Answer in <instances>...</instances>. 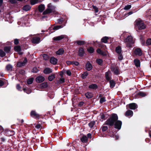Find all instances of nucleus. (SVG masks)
I'll return each mask as SVG.
<instances>
[{
  "instance_id": "62",
  "label": "nucleus",
  "mask_w": 151,
  "mask_h": 151,
  "mask_svg": "<svg viewBox=\"0 0 151 151\" xmlns=\"http://www.w3.org/2000/svg\"><path fill=\"white\" fill-rule=\"evenodd\" d=\"M73 61H67L66 62V63L68 65H70L71 64H72Z\"/></svg>"
},
{
  "instance_id": "17",
  "label": "nucleus",
  "mask_w": 151,
  "mask_h": 151,
  "mask_svg": "<svg viewBox=\"0 0 151 151\" xmlns=\"http://www.w3.org/2000/svg\"><path fill=\"white\" fill-rule=\"evenodd\" d=\"M31 8V7L29 5H26L23 7L22 9L25 11H27L29 10Z\"/></svg>"
},
{
  "instance_id": "5",
  "label": "nucleus",
  "mask_w": 151,
  "mask_h": 151,
  "mask_svg": "<svg viewBox=\"0 0 151 151\" xmlns=\"http://www.w3.org/2000/svg\"><path fill=\"white\" fill-rule=\"evenodd\" d=\"M134 53L136 55L140 56L142 55V50L140 48H137L134 50Z\"/></svg>"
},
{
  "instance_id": "48",
  "label": "nucleus",
  "mask_w": 151,
  "mask_h": 151,
  "mask_svg": "<svg viewBox=\"0 0 151 151\" xmlns=\"http://www.w3.org/2000/svg\"><path fill=\"white\" fill-rule=\"evenodd\" d=\"M139 95L142 97H144L146 96L145 94L142 92H140L139 93Z\"/></svg>"
},
{
  "instance_id": "10",
  "label": "nucleus",
  "mask_w": 151,
  "mask_h": 151,
  "mask_svg": "<svg viewBox=\"0 0 151 151\" xmlns=\"http://www.w3.org/2000/svg\"><path fill=\"white\" fill-rule=\"evenodd\" d=\"M129 108L131 109H135L137 107V105L134 103L129 104Z\"/></svg>"
},
{
  "instance_id": "22",
  "label": "nucleus",
  "mask_w": 151,
  "mask_h": 151,
  "mask_svg": "<svg viewBox=\"0 0 151 151\" xmlns=\"http://www.w3.org/2000/svg\"><path fill=\"white\" fill-rule=\"evenodd\" d=\"M84 53V49L83 48H80L79 49V55L80 56H83Z\"/></svg>"
},
{
  "instance_id": "54",
  "label": "nucleus",
  "mask_w": 151,
  "mask_h": 151,
  "mask_svg": "<svg viewBox=\"0 0 151 151\" xmlns=\"http://www.w3.org/2000/svg\"><path fill=\"white\" fill-rule=\"evenodd\" d=\"M119 57H118V59L120 60H122L123 59V56H122V55L121 54V53L120 54H119Z\"/></svg>"
},
{
  "instance_id": "35",
  "label": "nucleus",
  "mask_w": 151,
  "mask_h": 151,
  "mask_svg": "<svg viewBox=\"0 0 151 151\" xmlns=\"http://www.w3.org/2000/svg\"><path fill=\"white\" fill-rule=\"evenodd\" d=\"M110 74V72H107L105 73V77L106 80H109L110 79V77L109 76Z\"/></svg>"
},
{
  "instance_id": "12",
  "label": "nucleus",
  "mask_w": 151,
  "mask_h": 151,
  "mask_svg": "<svg viewBox=\"0 0 151 151\" xmlns=\"http://www.w3.org/2000/svg\"><path fill=\"white\" fill-rule=\"evenodd\" d=\"M48 86V84L47 83L44 82L40 85L39 86V88L41 89H44L47 87Z\"/></svg>"
},
{
  "instance_id": "14",
  "label": "nucleus",
  "mask_w": 151,
  "mask_h": 151,
  "mask_svg": "<svg viewBox=\"0 0 151 151\" xmlns=\"http://www.w3.org/2000/svg\"><path fill=\"white\" fill-rule=\"evenodd\" d=\"M14 50L16 51L19 54L22 55V53L20 52L21 50V47L19 46H17L14 47Z\"/></svg>"
},
{
  "instance_id": "51",
  "label": "nucleus",
  "mask_w": 151,
  "mask_h": 151,
  "mask_svg": "<svg viewBox=\"0 0 151 151\" xmlns=\"http://www.w3.org/2000/svg\"><path fill=\"white\" fill-rule=\"evenodd\" d=\"M108 129V127L106 126H104L102 127V130L103 131H105Z\"/></svg>"
},
{
  "instance_id": "26",
  "label": "nucleus",
  "mask_w": 151,
  "mask_h": 151,
  "mask_svg": "<svg viewBox=\"0 0 151 151\" xmlns=\"http://www.w3.org/2000/svg\"><path fill=\"white\" fill-rule=\"evenodd\" d=\"M6 68L7 70L11 71L12 70L13 66L10 64H8L6 66Z\"/></svg>"
},
{
  "instance_id": "2",
  "label": "nucleus",
  "mask_w": 151,
  "mask_h": 151,
  "mask_svg": "<svg viewBox=\"0 0 151 151\" xmlns=\"http://www.w3.org/2000/svg\"><path fill=\"white\" fill-rule=\"evenodd\" d=\"M134 26L136 29L137 30H142L145 29L146 25L144 23L143 21L140 19H138L134 22Z\"/></svg>"
},
{
  "instance_id": "8",
  "label": "nucleus",
  "mask_w": 151,
  "mask_h": 151,
  "mask_svg": "<svg viewBox=\"0 0 151 151\" xmlns=\"http://www.w3.org/2000/svg\"><path fill=\"white\" fill-rule=\"evenodd\" d=\"M36 80L37 82L41 83L44 81L45 78L42 76H39L36 78Z\"/></svg>"
},
{
  "instance_id": "25",
  "label": "nucleus",
  "mask_w": 151,
  "mask_h": 151,
  "mask_svg": "<svg viewBox=\"0 0 151 151\" xmlns=\"http://www.w3.org/2000/svg\"><path fill=\"white\" fill-rule=\"evenodd\" d=\"M115 51L118 54L121 53L122 52V49L120 46H118L116 47Z\"/></svg>"
},
{
  "instance_id": "58",
  "label": "nucleus",
  "mask_w": 151,
  "mask_h": 151,
  "mask_svg": "<svg viewBox=\"0 0 151 151\" xmlns=\"http://www.w3.org/2000/svg\"><path fill=\"white\" fill-rule=\"evenodd\" d=\"M41 127V125L40 124H37L36 126L35 127L37 129H39Z\"/></svg>"
},
{
  "instance_id": "21",
  "label": "nucleus",
  "mask_w": 151,
  "mask_h": 151,
  "mask_svg": "<svg viewBox=\"0 0 151 151\" xmlns=\"http://www.w3.org/2000/svg\"><path fill=\"white\" fill-rule=\"evenodd\" d=\"M64 52V50L63 48L59 49L56 52L57 55H60L63 54Z\"/></svg>"
},
{
  "instance_id": "3",
  "label": "nucleus",
  "mask_w": 151,
  "mask_h": 151,
  "mask_svg": "<svg viewBox=\"0 0 151 151\" xmlns=\"http://www.w3.org/2000/svg\"><path fill=\"white\" fill-rule=\"evenodd\" d=\"M124 40L127 46L130 47L131 46V45L134 43L133 38L131 36H128Z\"/></svg>"
},
{
  "instance_id": "19",
  "label": "nucleus",
  "mask_w": 151,
  "mask_h": 151,
  "mask_svg": "<svg viewBox=\"0 0 151 151\" xmlns=\"http://www.w3.org/2000/svg\"><path fill=\"white\" fill-rule=\"evenodd\" d=\"M134 64L136 67H139L140 65V61L139 60L137 59H135L134 60Z\"/></svg>"
},
{
  "instance_id": "46",
  "label": "nucleus",
  "mask_w": 151,
  "mask_h": 151,
  "mask_svg": "<svg viewBox=\"0 0 151 151\" xmlns=\"http://www.w3.org/2000/svg\"><path fill=\"white\" fill-rule=\"evenodd\" d=\"M146 44L147 45H151V39H148L147 40V42H146Z\"/></svg>"
},
{
  "instance_id": "39",
  "label": "nucleus",
  "mask_w": 151,
  "mask_h": 151,
  "mask_svg": "<svg viewBox=\"0 0 151 151\" xmlns=\"http://www.w3.org/2000/svg\"><path fill=\"white\" fill-rule=\"evenodd\" d=\"M95 122L93 121L89 123V126L91 128L93 127L95 124Z\"/></svg>"
},
{
  "instance_id": "23",
  "label": "nucleus",
  "mask_w": 151,
  "mask_h": 151,
  "mask_svg": "<svg viewBox=\"0 0 151 151\" xmlns=\"http://www.w3.org/2000/svg\"><path fill=\"white\" fill-rule=\"evenodd\" d=\"M45 9V6L44 5L41 4L38 7L39 11L40 12H42Z\"/></svg>"
},
{
  "instance_id": "1",
  "label": "nucleus",
  "mask_w": 151,
  "mask_h": 151,
  "mask_svg": "<svg viewBox=\"0 0 151 151\" xmlns=\"http://www.w3.org/2000/svg\"><path fill=\"white\" fill-rule=\"evenodd\" d=\"M118 117L117 114H113L111 115L109 119L106 121L105 124L110 126H113L114 124V127L120 129L122 125V122L118 120Z\"/></svg>"
},
{
  "instance_id": "44",
  "label": "nucleus",
  "mask_w": 151,
  "mask_h": 151,
  "mask_svg": "<svg viewBox=\"0 0 151 151\" xmlns=\"http://www.w3.org/2000/svg\"><path fill=\"white\" fill-rule=\"evenodd\" d=\"M131 6L130 5H127L125 6L124 8V9L125 10H128L131 8Z\"/></svg>"
},
{
  "instance_id": "41",
  "label": "nucleus",
  "mask_w": 151,
  "mask_h": 151,
  "mask_svg": "<svg viewBox=\"0 0 151 151\" xmlns=\"http://www.w3.org/2000/svg\"><path fill=\"white\" fill-rule=\"evenodd\" d=\"M42 57L43 59L45 60H48L49 59V57L46 54H44L42 55Z\"/></svg>"
},
{
  "instance_id": "42",
  "label": "nucleus",
  "mask_w": 151,
  "mask_h": 151,
  "mask_svg": "<svg viewBox=\"0 0 151 151\" xmlns=\"http://www.w3.org/2000/svg\"><path fill=\"white\" fill-rule=\"evenodd\" d=\"M76 42L78 45H83L85 43V41H77Z\"/></svg>"
},
{
  "instance_id": "55",
  "label": "nucleus",
  "mask_w": 151,
  "mask_h": 151,
  "mask_svg": "<svg viewBox=\"0 0 151 151\" xmlns=\"http://www.w3.org/2000/svg\"><path fill=\"white\" fill-rule=\"evenodd\" d=\"M9 1L12 4H15L17 3V1L15 0H9Z\"/></svg>"
},
{
  "instance_id": "28",
  "label": "nucleus",
  "mask_w": 151,
  "mask_h": 151,
  "mask_svg": "<svg viewBox=\"0 0 151 151\" xmlns=\"http://www.w3.org/2000/svg\"><path fill=\"white\" fill-rule=\"evenodd\" d=\"M110 87L113 88L115 86V83L113 80H111L109 81Z\"/></svg>"
},
{
  "instance_id": "32",
  "label": "nucleus",
  "mask_w": 151,
  "mask_h": 151,
  "mask_svg": "<svg viewBox=\"0 0 151 151\" xmlns=\"http://www.w3.org/2000/svg\"><path fill=\"white\" fill-rule=\"evenodd\" d=\"M24 91L27 94L30 93L31 92V90L29 88H24L23 89Z\"/></svg>"
},
{
  "instance_id": "37",
  "label": "nucleus",
  "mask_w": 151,
  "mask_h": 151,
  "mask_svg": "<svg viewBox=\"0 0 151 151\" xmlns=\"http://www.w3.org/2000/svg\"><path fill=\"white\" fill-rule=\"evenodd\" d=\"M111 70L116 74H118L119 73V71L116 68H115L113 69L111 68Z\"/></svg>"
},
{
  "instance_id": "29",
  "label": "nucleus",
  "mask_w": 151,
  "mask_h": 151,
  "mask_svg": "<svg viewBox=\"0 0 151 151\" xmlns=\"http://www.w3.org/2000/svg\"><path fill=\"white\" fill-rule=\"evenodd\" d=\"M34 78H29L27 80V83L28 84H32Z\"/></svg>"
},
{
  "instance_id": "24",
  "label": "nucleus",
  "mask_w": 151,
  "mask_h": 151,
  "mask_svg": "<svg viewBox=\"0 0 151 151\" xmlns=\"http://www.w3.org/2000/svg\"><path fill=\"white\" fill-rule=\"evenodd\" d=\"M109 39V37H103L101 40V41L102 42L106 43L107 42L108 40Z\"/></svg>"
},
{
  "instance_id": "45",
  "label": "nucleus",
  "mask_w": 151,
  "mask_h": 151,
  "mask_svg": "<svg viewBox=\"0 0 151 151\" xmlns=\"http://www.w3.org/2000/svg\"><path fill=\"white\" fill-rule=\"evenodd\" d=\"M38 71V69L36 67H35L32 70V72L33 73H37Z\"/></svg>"
},
{
  "instance_id": "20",
  "label": "nucleus",
  "mask_w": 151,
  "mask_h": 151,
  "mask_svg": "<svg viewBox=\"0 0 151 151\" xmlns=\"http://www.w3.org/2000/svg\"><path fill=\"white\" fill-rule=\"evenodd\" d=\"M81 140L83 142L86 143L88 141V138L86 136L84 135L81 138Z\"/></svg>"
},
{
  "instance_id": "61",
  "label": "nucleus",
  "mask_w": 151,
  "mask_h": 151,
  "mask_svg": "<svg viewBox=\"0 0 151 151\" xmlns=\"http://www.w3.org/2000/svg\"><path fill=\"white\" fill-rule=\"evenodd\" d=\"M99 54L103 56H105L106 55V53L104 52H103L102 51H101V52Z\"/></svg>"
},
{
  "instance_id": "16",
  "label": "nucleus",
  "mask_w": 151,
  "mask_h": 151,
  "mask_svg": "<svg viewBox=\"0 0 151 151\" xmlns=\"http://www.w3.org/2000/svg\"><path fill=\"white\" fill-rule=\"evenodd\" d=\"M133 115V111L130 110H127L126 111L125 113V115L126 116H132Z\"/></svg>"
},
{
  "instance_id": "43",
  "label": "nucleus",
  "mask_w": 151,
  "mask_h": 151,
  "mask_svg": "<svg viewBox=\"0 0 151 151\" xmlns=\"http://www.w3.org/2000/svg\"><path fill=\"white\" fill-rule=\"evenodd\" d=\"M102 60L100 59H98L96 60V62L99 65H101L102 63Z\"/></svg>"
},
{
  "instance_id": "57",
  "label": "nucleus",
  "mask_w": 151,
  "mask_h": 151,
  "mask_svg": "<svg viewBox=\"0 0 151 151\" xmlns=\"http://www.w3.org/2000/svg\"><path fill=\"white\" fill-rule=\"evenodd\" d=\"M66 74L68 75V76H70L71 75V72L69 70H68L66 71Z\"/></svg>"
},
{
  "instance_id": "27",
  "label": "nucleus",
  "mask_w": 151,
  "mask_h": 151,
  "mask_svg": "<svg viewBox=\"0 0 151 151\" xmlns=\"http://www.w3.org/2000/svg\"><path fill=\"white\" fill-rule=\"evenodd\" d=\"M85 96L86 98L89 99L93 97V94L90 92H87L85 94Z\"/></svg>"
},
{
  "instance_id": "52",
  "label": "nucleus",
  "mask_w": 151,
  "mask_h": 151,
  "mask_svg": "<svg viewBox=\"0 0 151 151\" xmlns=\"http://www.w3.org/2000/svg\"><path fill=\"white\" fill-rule=\"evenodd\" d=\"M72 64L74 65H75L76 66H78L79 65V63L78 62H77V61H73Z\"/></svg>"
},
{
  "instance_id": "63",
  "label": "nucleus",
  "mask_w": 151,
  "mask_h": 151,
  "mask_svg": "<svg viewBox=\"0 0 151 151\" xmlns=\"http://www.w3.org/2000/svg\"><path fill=\"white\" fill-rule=\"evenodd\" d=\"M84 104V103L83 102H81L79 103L78 105L80 106H81L83 105Z\"/></svg>"
},
{
  "instance_id": "4",
  "label": "nucleus",
  "mask_w": 151,
  "mask_h": 151,
  "mask_svg": "<svg viewBox=\"0 0 151 151\" xmlns=\"http://www.w3.org/2000/svg\"><path fill=\"white\" fill-rule=\"evenodd\" d=\"M47 7L48 8L43 12V14H47L51 13L53 9L54 8V7L50 3L48 4Z\"/></svg>"
},
{
  "instance_id": "60",
  "label": "nucleus",
  "mask_w": 151,
  "mask_h": 151,
  "mask_svg": "<svg viewBox=\"0 0 151 151\" xmlns=\"http://www.w3.org/2000/svg\"><path fill=\"white\" fill-rule=\"evenodd\" d=\"M59 27L58 26H55L53 27V29L54 30H57L59 29Z\"/></svg>"
},
{
  "instance_id": "64",
  "label": "nucleus",
  "mask_w": 151,
  "mask_h": 151,
  "mask_svg": "<svg viewBox=\"0 0 151 151\" xmlns=\"http://www.w3.org/2000/svg\"><path fill=\"white\" fill-rule=\"evenodd\" d=\"M4 84V83L1 80H0V86H3Z\"/></svg>"
},
{
  "instance_id": "50",
  "label": "nucleus",
  "mask_w": 151,
  "mask_h": 151,
  "mask_svg": "<svg viewBox=\"0 0 151 151\" xmlns=\"http://www.w3.org/2000/svg\"><path fill=\"white\" fill-rule=\"evenodd\" d=\"M106 101V100L104 98L102 97L100 99V102L101 103H102L103 102H104Z\"/></svg>"
},
{
  "instance_id": "49",
  "label": "nucleus",
  "mask_w": 151,
  "mask_h": 151,
  "mask_svg": "<svg viewBox=\"0 0 151 151\" xmlns=\"http://www.w3.org/2000/svg\"><path fill=\"white\" fill-rule=\"evenodd\" d=\"M93 8L94 10L96 13H97L98 12V8L96 6H93Z\"/></svg>"
},
{
  "instance_id": "13",
  "label": "nucleus",
  "mask_w": 151,
  "mask_h": 151,
  "mask_svg": "<svg viewBox=\"0 0 151 151\" xmlns=\"http://www.w3.org/2000/svg\"><path fill=\"white\" fill-rule=\"evenodd\" d=\"M65 37V36L64 35H61L60 36H58L56 37H55L53 38V40H60L63 38Z\"/></svg>"
},
{
  "instance_id": "30",
  "label": "nucleus",
  "mask_w": 151,
  "mask_h": 151,
  "mask_svg": "<svg viewBox=\"0 0 151 151\" xmlns=\"http://www.w3.org/2000/svg\"><path fill=\"white\" fill-rule=\"evenodd\" d=\"M38 0H30V3L32 5H35L38 3Z\"/></svg>"
},
{
  "instance_id": "18",
  "label": "nucleus",
  "mask_w": 151,
  "mask_h": 151,
  "mask_svg": "<svg viewBox=\"0 0 151 151\" xmlns=\"http://www.w3.org/2000/svg\"><path fill=\"white\" fill-rule=\"evenodd\" d=\"M52 72V70L49 68H46L43 71L45 74H49Z\"/></svg>"
},
{
  "instance_id": "9",
  "label": "nucleus",
  "mask_w": 151,
  "mask_h": 151,
  "mask_svg": "<svg viewBox=\"0 0 151 151\" xmlns=\"http://www.w3.org/2000/svg\"><path fill=\"white\" fill-rule=\"evenodd\" d=\"M30 115L36 118H39L40 116V115L34 111H31Z\"/></svg>"
},
{
  "instance_id": "59",
  "label": "nucleus",
  "mask_w": 151,
  "mask_h": 151,
  "mask_svg": "<svg viewBox=\"0 0 151 151\" xmlns=\"http://www.w3.org/2000/svg\"><path fill=\"white\" fill-rule=\"evenodd\" d=\"M19 40L17 39H15L14 41V43L16 45H17L19 43Z\"/></svg>"
},
{
  "instance_id": "36",
  "label": "nucleus",
  "mask_w": 151,
  "mask_h": 151,
  "mask_svg": "<svg viewBox=\"0 0 151 151\" xmlns=\"http://www.w3.org/2000/svg\"><path fill=\"white\" fill-rule=\"evenodd\" d=\"M89 87L90 88H92V89H96L97 88V86L95 84H93L91 85H90L89 86Z\"/></svg>"
},
{
  "instance_id": "31",
  "label": "nucleus",
  "mask_w": 151,
  "mask_h": 151,
  "mask_svg": "<svg viewBox=\"0 0 151 151\" xmlns=\"http://www.w3.org/2000/svg\"><path fill=\"white\" fill-rule=\"evenodd\" d=\"M88 75V73L87 72H84L81 75V78L83 79L86 78Z\"/></svg>"
},
{
  "instance_id": "34",
  "label": "nucleus",
  "mask_w": 151,
  "mask_h": 151,
  "mask_svg": "<svg viewBox=\"0 0 151 151\" xmlns=\"http://www.w3.org/2000/svg\"><path fill=\"white\" fill-rule=\"evenodd\" d=\"M55 74H52L51 76H49L48 78V80L50 81H52L55 77Z\"/></svg>"
},
{
  "instance_id": "15",
  "label": "nucleus",
  "mask_w": 151,
  "mask_h": 151,
  "mask_svg": "<svg viewBox=\"0 0 151 151\" xmlns=\"http://www.w3.org/2000/svg\"><path fill=\"white\" fill-rule=\"evenodd\" d=\"M86 69L88 71L91 70L92 68L91 64L89 62H87L86 65Z\"/></svg>"
},
{
  "instance_id": "40",
  "label": "nucleus",
  "mask_w": 151,
  "mask_h": 151,
  "mask_svg": "<svg viewBox=\"0 0 151 151\" xmlns=\"http://www.w3.org/2000/svg\"><path fill=\"white\" fill-rule=\"evenodd\" d=\"M6 55L5 53L1 50L0 49V56L1 57H3Z\"/></svg>"
},
{
  "instance_id": "38",
  "label": "nucleus",
  "mask_w": 151,
  "mask_h": 151,
  "mask_svg": "<svg viewBox=\"0 0 151 151\" xmlns=\"http://www.w3.org/2000/svg\"><path fill=\"white\" fill-rule=\"evenodd\" d=\"M10 50V47H5L4 49V50L6 52L8 53L9 52Z\"/></svg>"
},
{
  "instance_id": "11",
  "label": "nucleus",
  "mask_w": 151,
  "mask_h": 151,
  "mask_svg": "<svg viewBox=\"0 0 151 151\" xmlns=\"http://www.w3.org/2000/svg\"><path fill=\"white\" fill-rule=\"evenodd\" d=\"M50 61L51 64L53 65H55L57 63L58 60L54 57H52L50 59Z\"/></svg>"
},
{
  "instance_id": "7",
  "label": "nucleus",
  "mask_w": 151,
  "mask_h": 151,
  "mask_svg": "<svg viewBox=\"0 0 151 151\" xmlns=\"http://www.w3.org/2000/svg\"><path fill=\"white\" fill-rule=\"evenodd\" d=\"M32 43L34 44H38L40 41V38L39 37H34L32 39Z\"/></svg>"
},
{
  "instance_id": "6",
  "label": "nucleus",
  "mask_w": 151,
  "mask_h": 151,
  "mask_svg": "<svg viewBox=\"0 0 151 151\" xmlns=\"http://www.w3.org/2000/svg\"><path fill=\"white\" fill-rule=\"evenodd\" d=\"M27 62V60L26 58H24L23 62H18L17 64V66L18 67H21L24 66Z\"/></svg>"
},
{
  "instance_id": "33",
  "label": "nucleus",
  "mask_w": 151,
  "mask_h": 151,
  "mask_svg": "<svg viewBox=\"0 0 151 151\" xmlns=\"http://www.w3.org/2000/svg\"><path fill=\"white\" fill-rule=\"evenodd\" d=\"M88 51L90 53H92L94 51V49L92 47H90L87 48Z\"/></svg>"
},
{
  "instance_id": "56",
  "label": "nucleus",
  "mask_w": 151,
  "mask_h": 151,
  "mask_svg": "<svg viewBox=\"0 0 151 151\" xmlns=\"http://www.w3.org/2000/svg\"><path fill=\"white\" fill-rule=\"evenodd\" d=\"M16 88H17L19 90H20L21 88V87L20 86V85L19 84H17V85Z\"/></svg>"
},
{
  "instance_id": "47",
  "label": "nucleus",
  "mask_w": 151,
  "mask_h": 151,
  "mask_svg": "<svg viewBox=\"0 0 151 151\" xmlns=\"http://www.w3.org/2000/svg\"><path fill=\"white\" fill-rule=\"evenodd\" d=\"M65 82V79L64 78H62L60 79L58 81V83H63Z\"/></svg>"
},
{
  "instance_id": "53",
  "label": "nucleus",
  "mask_w": 151,
  "mask_h": 151,
  "mask_svg": "<svg viewBox=\"0 0 151 151\" xmlns=\"http://www.w3.org/2000/svg\"><path fill=\"white\" fill-rule=\"evenodd\" d=\"M101 118L102 120H105V116L103 114H101L100 115Z\"/></svg>"
}]
</instances>
